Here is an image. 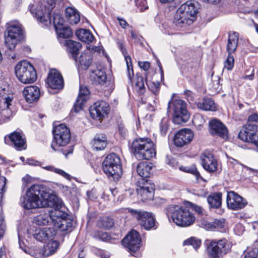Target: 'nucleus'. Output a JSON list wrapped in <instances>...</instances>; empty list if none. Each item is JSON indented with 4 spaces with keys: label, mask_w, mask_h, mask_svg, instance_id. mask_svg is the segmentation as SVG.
I'll list each match as a JSON object with an SVG mask.
<instances>
[{
    "label": "nucleus",
    "mask_w": 258,
    "mask_h": 258,
    "mask_svg": "<svg viewBox=\"0 0 258 258\" xmlns=\"http://www.w3.org/2000/svg\"><path fill=\"white\" fill-rule=\"evenodd\" d=\"M55 197L44 191L39 184H34L28 188L20 199V205L25 209L51 207L55 204Z\"/></svg>",
    "instance_id": "f257e3e1"
},
{
    "label": "nucleus",
    "mask_w": 258,
    "mask_h": 258,
    "mask_svg": "<svg viewBox=\"0 0 258 258\" xmlns=\"http://www.w3.org/2000/svg\"><path fill=\"white\" fill-rule=\"evenodd\" d=\"M61 1L44 0L43 3L35 1L30 4L29 9L37 20L45 25L52 23L56 31L58 27L60 28L64 25V20L59 14H53L52 19L50 18V14L55 4Z\"/></svg>",
    "instance_id": "f03ea898"
},
{
    "label": "nucleus",
    "mask_w": 258,
    "mask_h": 258,
    "mask_svg": "<svg viewBox=\"0 0 258 258\" xmlns=\"http://www.w3.org/2000/svg\"><path fill=\"white\" fill-rule=\"evenodd\" d=\"M197 6L198 3L192 1H187L181 5L174 16L175 25L182 28L191 24L196 19Z\"/></svg>",
    "instance_id": "7ed1b4c3"
},
{
    "label": "nucleus",
    "mask_w": 258,
    "mask_h": 258,
    "mask_svg": "<svg viewBox=\"0 0 258 258\" xmlns=\"http://www.w3.org/2000/svg\"><path fill=\"white\" fill-rule=\"evenodd\" d=\"M166 214L177 225L186 227L191 225L195 220L194 214L184 207L178 205L169 206L166 209Z\"/></svg>",
    "instance_id": "20e7f679"
},
{
    "label": "nucleus",
    "mask_w": 258,
    "mask_h": 258,
    "mask_svg": "<svg viewBox=\"0 0 258 258\" xmlns=\"http://www.w3.org/2000/svg\"><path fill=\"white\" fill-rule=\"evenodd\" d=\"M132 150L139 160H149L156 155L154 143L149 138L135 139L132 144Z\"/></svg>",
    "instance_id": "39448f33"
},
{
    "label": "nucleus",
    "mask_w": 258,
    "mask_h": 258,
    "mask_svg": "<svg viewBox=\"0 0 258 258\" xmlns=\"http://www.w3.org/2000/svg\"><path fill=\"white\" fill-rule=\"evenodd\" d=\"M6 28L5 44L9 49L13 50L23 38L22 27L18 22L12 21L6 24Z\"/></svg>",
    "instance_id": "423d86ee"
},
{
    "label": "nucleus",
    "mask_w": 258,
    "mask_h": 258,
    "mask_svg": "<svg viewBox=\"0 0 258 258\" xmlns=\"http://www.w3.org/2000/svg\"><path fill=\"white\" fill-rule=\"evenodd\" d=\"M103 170L108 177L118 180L122 174V168L119 157L116 154L108 155L102 163Z\"/></svg>",
    "instance_id": "0eeeda50"
},
{
    "label": "nucleus",
    "mask_w": 258,
    "mask_h": 258,
    "mask_svg": "<svg viewBox=\"0 0 258 258\" xmlns=\"http://www.w3.org/2000/svg\"><path fill=\"white\" fill-rule=\"evenodd\" d=\"M15 72L18 79L22 83L31 84L36 80V72L28 61L23 60L18 62L15 67Z\"/></svg>",
    "instance_id": "6e6552de"
},
{
    "label": "nucleus",
    "mask_w": 258,
    "mask_h": 258,
    "mask_svg": "<svg viewBox=\"0 0 258 258\" xmlns=\"http://www.w3.org/2000/svg\"><path fill=\"white\" fill-rule=\"evenodd\" d=\"M126 210L146 230H155L157 228L158 224L156 221L155 216L152 213L130 208Z\"/></svg>",
    "instance_id": "1a4fd4ad"
},
{
    "label": "nucleus",
    "mask_w": 258,
    "mask_h": 258,
    "mask_svg": "<svg viewBox=\"0 0 258 258\" xmlns=\"http://www.w3.org/2000/svg\"><path fill=\"white\" fill-rule=\"evenodd\" d=\"M231 243L226 238L212 240L207 248L208 258H222L231 249Z\"/></svg>",
    "instance_id": "9d476101"
},
{
    "label": "nucleus",
    "mask_w": 258,
    "mask_h": 258,
    "mask_svg": "<svg viewBox=\"0 0 258 258\" xmlns=\"http://www.w3.org/2000/svg\"><path fill=\"white\" fill-rule=\"evenodd\" d=\"M173 110V121L175 124H180L187 122L189 118V113L187 110L186 104L181 99H175L169 102L168 108Z\"/></svg>",
    "instance_id": "9b49d317"
},
{
    "label": "nucleus",
    "mask_w": 258,
    "mask_h": 258,
    "mask_svg": "<svg viewBox=\"0 0 258 258\" xmlns=\"http://www.w3.org/2000/svg\"><path fill=\"white\" fill-rule=\"evenodd\" d=\"M53 140L51 148L57 150V147H63L70 142L71 133L69 128L64 124H60L55 126L53 130Z\"/></svg>",
    "instance_id": "f8f14e48"
},
{
    "label": "nucleus",
    "mask_w": 258,
    "mask_h": 258,
    "mask_svg": "<svg viewBox=\"0 0 258 258\" xmlns=\"http://www.w3.org/2000/svg\"><path fill=\"white\" fill-rule=\"evenodd\" d=\"M51 216L52 217L53 225L61 231H71L73 227V220L67 213L57 209H53Z\"/></svg>",
    "instance_id": "ddd939ff"
},
{
    "label": "nucleus",
    "mask_w": 258,
    "mask_h": 258,
    "mask_svg": "<svg viewBox=\"0 0 258 258\" xmlns=\"http://www.w3.org/2000/svg\"><path fill=\"white\" fill-rule=\"evenodd\" d=\"M141 239L140 234L136 230H132L122 240V244L127 248L132 255L136 257L141 256L139 251L141 247Z\"/></svg>",
    "instance_id": "4468645a"
},
{
    "label": "nucleus",
    "mask_w": 258,
    "mask_h": 258,
    "mask_svg": "<svg viewBox=\"0 0 258 258\" xmlns=\"http://www.w3.org/2000/svg\"><path fill=\"white\" fill-rule=\"evenodd\" d=\"M238 137L242 141L252 143L258 147V127L255 124L246 125L239 133Z\"/></svg>",
    "instance_id": "2eb2a0df"
},
{
    "label": "nucleus",
    "mask_w": 258,
    "mask_h": 258,
    "mask_svg": "<svg viewBox=\"0 0 258 258\" xmlns=\"http://www.w3.org/2000/svg\"><path fill=\"white\" fill-rule=\"evenodd\" d=\"M226 203L228 208L234 211L242 209L247 205L246 199L233 191L227 192Z\"/></svg>",
    "instance_id": "dca6fc26"
},
{
    "label": "nucleus",
    "mask_w": 258,
    "mask_h": 258,
    "mask_svg": "<svg viewBox=\"0 0 258 258\" xmlns=\"http://www.w3.org/2000/svg\"><path fill=\"white\" fill-rule=\"evenodd\" d=\"M89 111L92 118L100 120L108 114L109 105L104 101H97L90 107Z\"/></svg>",
    "instance_id": "f3484780"
},
{
    "label": "nucleus",
    "mask_w": 258,
    "mask_h": 258,
    "mask_svg": "<svg viewBox=\"0 0 258 258\" xmlns=\"http://www.w3.org/2000/svg\"><path fill=\"white\" fill-rule=\"evenodd\" d=\"M13 97L8 96L2 98L0 101V124L7 121L12 116V111L10 108Z\"/></svg>",
    "instance_id": "a211bd4d"
},
{
    "label": "nucleus",
    "mask_w": 258,
    "mask_h": 258,
    "mask_svg": "<svg viewBox=\"0 0 258 258\" xmlns=\"http://www.w3.org/2000/svg\"><path fill=\"white\" fill-rule=\"evenodd\" d=\"M194 138V133L189 129L179 131L174 136V144L176 147H182L189 144Z\"/></svg>",
    "instance_id": "6ab92c4d"
},
{
    "label": "nucleus",
    "mask_w": 258,
    "mask_h": 258,
    "mask_svg": "<svg viewBox=\"0 0 258 258\" xmlns=\"http://www.w3.org/2000/svg\"><path fill=\"white\" fill-rule=\"evenodd\" d=\"M142 180V185L137 189L138 195L143 201L152 200L154 197V185L147 180L145 181L143 179Z\"/></svg>",
    "instance_id": "aec40b11"
},
{
    "label": "nucleus",
    "mask_w": 258,
    "mask_h": 258,
    "mask_svg": "<svg viewBox=\"0 0 258 258\" xmlns=\"http://www.w3.org/2000/svg\"><path fill=\"white\" fill-rule=\"evenodd\" d=\"M209 132L212 135L218 136L226 140L228 137V131L226 126L218 119H213L209 122Z\"/></svg>",
    "instance_id": "412c9836"
},
{
    "label": "nucleus",
    "mask_w": 258,
    "mask_h": 258,
    "mask_svg": "<svg viewBox=\"0 0 258 258\" xmlns=\"http://www.w3.org/2000/svg\"><path fill=\"white\" fill-rule=\"evenodd\" d=\"M46 83L53 89H60L63 87V80L61 74L55 69L51 70Z\"/></svg>",
    "instance_id": "4be33fe9"
},
{
    "label": "nucleus",
    "mask_w": 258,
    "mask_h": 258,
    "mask_svg": "<svg viewBox=\"0 0 258 258\" xmlns=\"http://www.w3.org/2000/svg\"><path fill=\"white\" fill-rule=\"evenodd\" d=\"M56 234V231L54 228H36L33 233V237L36 240L43 241L53 238Z\"/></svg>",
    "instance_id": "5701e85b"
},
{
    "label": "nucleus",
    "mask_w": 258,
    "mask_h": 258,
    "mask_svg": "<svg viewBox=\"0 0 258 258\" xmlns=\"http://www.w3.org/2000/svg\"><path fill=\"white\" fill-rule=\"evenodd\" d=\"M202 164L204 168L209 172H213L217 169V162L210 153L204 154L201 156Z\"/></svg>",
    "instance_id": "b1692460"
},
{
    "label": "nucleus",
    "mask_w": 258,
    "mask_h": 258,
    "mask_svg": "<svg viewBox=\"0 0 258 258\" xmlns=\"http://www.w3.org/2000/svg\"><path fill=\"white\" fill-rule=\"evenodd\" d=\"M89 91L88 89L84 86H80L78 97L74 105V109L75 112H79L83 108L84 103L88 99Z\"/></svg>",
    "instance_id": "393cba45"
},
{
    "label": "nucleus",
    "mask_w": 258,
    "mask_h": 258,
    "mask_svg": "<svg viewBox=\"0 0 258 258\" xmlns=\"http://www.w3.org/2000/svg\"><path fill=\"white\" fill-rule=\"evenodd\" d=\"M23 94L27 102L32 103L38 100L40 92L37 86H30L25 88Z\"/></svg>",
    "instance_id": "a878e982"
},
{
    "label": "nucleus",
    "mask_w": 258,
    "mask_h": 258,
    "mask_svg": "<svg viewBox=\"0 0 258 258\" xmlns=\"http://www.w3.org/2000/svg\"><path fill=\"white\" fill-rule=\"evenodd\" d=\"M9 139L18 150H22L26 148V139L22 132H13L9 136Z\"/></svg>",
    "instance_id": "bb28decb"
},
{
    "label": "nucleus",
    "mask_w": 258,
    "mask_h": 258,
    "mask_svg": "<svg viewBox=\"0 0 258 258\" xmlns=\"http://www.w3.org/2000/svg\"><path fill=\"white\" fill-rule=\"evenodd\" d=\"M50 241L43 247L40 251L42 257H47L53 254L58 249L60 243L56 240L49 239Z\"/></svg>",
    "instance_id": "cd10ccee"
},
{
    "label": "nucleus",
    "mask_w": 258,
    "mask_h": 258,
    "mask_svg": "<svg viewBox=\"0 0 258 258\" xmlns=\"http://www.w3.org/2000/svg\"><path fill=\"white\" fill-rule=\"evenodd\" d=\"M152 164L148 161H142L138 163L136 167L138 174L143 178L150 176L152 169Z\"/></svg>",
    "instance_id": "c85d7f7f"
},
{
    "label": "nucleus",
    "mask_w": 258,
    "mask_h": 258,
    "mask_svg": "<svg viewBox=\"0 0 258 258\" xmlns=\"http://www.w3.org/2000/svg\"><path fill=\"white\" fill-rule=\"evenodd\" d=\"M92 148L96 151L104 149L107 145V138L103 134H97L91 142Z\"/></svg>",
    "instance_id": "c756f323"
},
{
    "label": "nucleus",
    "mask_w": 258,
    "mask_h": 258,
    "mask_svg": "<svg viewBox=\"0 0 258 258\" xmlns=\"http://www.w3.org/2000/svg\"><path fill=\"white\" fill-rule=\"evenodd\" d=\"M53 209L49 211L48 213L41 214L36 216L34 219V222L39 226H46L53 224L52 217L51 216Z\"/></svg>",
    "instance_id": "7c9ffc66"
},
{
    "label": "nucleus",
    "mask_w": 258,
    "mask_h": 258,
    "mask_svg": "<svg viewBox=\"0 0 258 258\" xmlns=\"http://www.w3.org/2000/svg\"><path fill=\"white\" fill-rule=\"evenodd\" d=\"M238 37L239 34L238 33L234 31L229 32L227 45V51L228 53L232 54L236 50L238 45Z\"/></svg>",
    "instance_id": "2f4dec72"
},
{
    "label": "nucleus",
    "mask_w": 258,
    "mask_h": 258,
    "mask_svg": "<svg viewBox=\"0 0 258 258\" xmlns=\"http://www.w3.org/2000/svg\"><path fill=\"white\" fill-rule=\"evenodd\" d=\"M76 35L82 42L90 43L94 40V37L91 32L87 29H81L76 32Z\"/></svg>",
    "instance_id": "473e14b6"
},
{
    "label": "nucleus",
    "mask_w": 258,
    "mask_h": 258,
    "mask_svg": "<svg viewBox=\"0 0 258 258\" xmlns=\"http://www.w3.org/2000/svg\"><path fill=\"white\" fill-rule=\"evenodd\" d=\"M66 16L70 24H77L80 22V14L74 8L68 7L66 9Z\"/></svg>",
    "instance_id": "72a5a7b5"
},
{
    "label": "nucleus",
    "mask_w": 258,
    "mask_h": 258,
    "mask_svg": "<svg viewBox=\"0 0 258 258\" xmlns=\"http://www.w3.org/2000/svg\"><path fill=\"white\" fill-rule=\"evenodd\" d=\"M91 77L95 84L103 85L107 80V76L104 70L97 69L92 72Z\"/></svg>",
    "instance_id": "f704fd0d"
},
{
    "label": "nucleus",
    "mask_w": 258,
    "mask_h": 258,
    "mask_svg": "<svg viewBox=\"0 0 258 258\" xmlns=\"http://www.w3.org/2000/svg\"><path fill=\"white\" fill-rule=\"evenodd\" d=\"M199 108L206 111H215L216 106L214 101L209 98H205L197 103Z\"/></svg>",
    "instance_id": "c9c22d12"
},
{
    "label": "nucleus",
    "mask_w": 258,
    "mask_h": 258,
    "mask_svg": "<svg viewBox=\"0 0 258 258\" xmlns=\"http://www.w3.org/2000/svg\"><path fill=\"white\" fill-rule=\"evenodd\" d=\"M207 202L210 207L213 208H218L221 205L222 194L220 192L213 193L207 198Z\"/></svg>",
    "instance_id": "e433bc0d"
},
{
    "label": "nucleus",
    "mask_w": 258,
    "mask_h": 258,
    "mask_svg": "<svg viewBox=\"0 0 258 258\" xmlns=\"http://www.w3.org/2000/svg\"><path fill=\"white\" fill-rule=\"evenodd\" d=\"M66 45L68 50L72 54L74 60H76L77 55L79 49L81 48L82 45L80 42L74 41L71 40L66 41Z\"/></svg>",
    "instance_id": "4c0bfd02"
},
{
    "label": "nucleus",
    "mask_w": 258,
    "mask_h": 258,
    "mask_svg": "<svg viewBox=\"0 0 258 258\" xmlns=\"http://www.w3.org/2000/svg\"><path fill=\"white\" fill-rule=\"evenodd\" d=\"M55 31L59 38H69L73 35L71 28L64 25H63L60 28L58 27Z\"/></svg>",
    "instance_id": "58836bf2"
},
{
    "label": "nucleus",
    "mask_w": 258,
    "mask_h": 258,
    "mask_svg": "<svg viewBox=\"0 0 258 258\" xmlns=\"http://www.w3.org/2000/svg\"><path fill=\"white\" fill-rule=\"evenodd\" d=\"M91 55L88 53H82L79 57V63L83 69H87L91 63Z\"/></svg>",
    "instance_id": "ea45409f"
},
{
    "label": "nucleus",
    "mask_w": 258,
    "mask_h": 258,
    "mask_svg": "<svg viewBox=\"0 0 258 258\" xmlns=\"http://www.w3.org/2000/svg\"><path fill=\"white\" fill-rule=\"evenodd\" d=\"M135 88L140 94H143L145 91V87L143 77L139 74L136 75Z\"/></svg>",
    "instance_id": "a19ab883"
},
{
    "label": "nucleus",
    "mask_w": 258,
    "mask_h": 258,
    "mask_svg": "<svg viewBox=\"0 0 258 258\" xmlns=\"http://www.w3.org/2000/svg\"><path fill=\"white\" fill-rule=\"evenodd\" d=\"M201 240L195 237H191L183 242V245H191L195 249L199 248L201 245Z\"/></svg>",
    "instance_id": "79ce46f5"
},
{
    "label": "nucleus",
    "mask_w": 258,
    "mask_h": 258,
    "mask_svg": "<svg viewBox=\"0 0 258 258\" xmlns=\"http://www.w3.org/2000/svg\"><path fill=\"white\" fill-rule=\"evenodd\" d=\"M43 168L48 171L54 172L61 175L67 179L70 180L71 179V176L70 174L66 172L64 170L57 168L53 166H46L43 167Z\"/></svg>",
    "instance_id": "37998d69"
},
{
    "label": "nucleus",
    "mask_w": 258,
    "mask_h": 258,
    "mask_svg": "<svg viewBox=\"0 0 258 258\" xmlns=\"http://www.w3.org/2000/svg\"><path fill=\"white\" fill-rule=\"evenodd\" d=\"M98 226L102 228L108 229L113 225V222L111 218L108 217L102 218L98 223Z\"/></svg>",
    "instance_id": "c03bdc74"
},
{
    "label": "nucleus",
    "mask_w": 258,
    "mask_h": 258,
    "mask_svg": "<svg viewBox=\"0 0 258 258\" xmlns=\"http://www.w3.org/2000/svg\"><path fill=\"white\" fill-rule=\"evenodd\" d=\"M180 170L191 173L195 175L197 178H198L200 176L199 172L198 171L197 168L195 165H191L189 166H180L179 167Z\"/></svg>",
    "instance_id": "a18cd8bd"
},
{
    "label": "nucleus",
    "mask_w": 258,
    "mask_h": 258,
    "mask_svg": "<svg viewBox=\"0 0 258 258\" xmlns=\"http://www.w3.org/2000/svg\"><path fill=\"white\" fill-rule=\"evenodd\" d=\"M125 60L126 63L127 70V77L130 82L132 81V79L134 76V73L133 71V68L131 61V58L129 56L125 55Z\"/></svg>",
    "instance_id": "49530a36"
},
{
    "label": "nucleus",
    "mask_w": 258,
    "mask_h": 258,
    "mask_svg": "<svg viewBox=\"0 0 258 258\" xmlns=\"http://www.w3.org/2000/svg\"><path fill=\"white\" fill-rule=\"evenodd\" d=\"M234 59L233 55L228 53L227 59L224 62V69L227 70H231L234 66Z\"/></svg>",
    "instance_id": "de8ad7c7"
},
{
    "label": "nucleus",
    "mask_w": 258,
    "mask_h": 258,
    "mask_svg": "<svg viewBox=\"0 0 258 258\" xmlns=\"http://www.w3.org/2000/svg\"><path fill=\"white\" fill-rule=\"evenodd\" d=\"M257 254L258 249L254 247L244 251L243 258H257Z\"/></svg>",
    "instance_id": "09e8293b"
},
{
    "label": "nucleus",
    "mask_w": 258,
    "mask_h": 258,
    "mask_svg": "<svg viewBox=\"0 0 258 258\" xmlns=\"http://www.w3.org/2000/svg\"><path fill=\"white\" fill-rule=\"evenodd\" d=\"M168 119L167 118H163L160 124V131L162 135L164 136L168 129Z\"/></svg>",
    "instance_id": "8fccbe9b"
},
{
    "label": "nucleus",
    "mask_w": 258,
    "mask_h": 258,
    "mask_svg": "<svg viewBox=\"0 0 258 258\" xmlns=\"http://www.w3.org/2000/svg\"><path fill=\"white\" fill-rule=\"evenodd\" d=\"M193 123L195 126L199 128L204 124L205 120L203 116L201 114L196 115L192 120Z\"/></svg>",
    "instance_id": "3c124183"
},
{
    "label": "nucleus",
    "mask_w": 258,
    "mask_h": 258,
    "mask_svg": "<svg viewBox=\"0 0 258 258\" xmlns=\"http://www.w3.org/2000/svg\"><path fill=\"white\" fill-rule=\"evenodd\" d=\"M6 229V224L5 221V216L3 211L0 212V237H3L4 235Z\"/></svg>",
    "instance_id": "603ef678"
},
{
    "label": "nucleus",
    "mask_w": 258,
    "mask_h": 258,
    "mask_svg": "<svg viewBox=\"0 0 258 258\" xmlns=\"http://www.w3.org/2000/svg\"><path fill=\"white\" fill-rule=\"evenodd\" d=\"M134 2L140 11H144L148 8L146 0H134Z\"/></svg>",
    "instance_id": "864d4df0"
},
{
    "label": "nucleus",
    "mask_w": 258,
    "mask_h": 258,
    "mask_svg": "<svg viewBox=\"0 0 258 258\" xmlns=\"http://www.w3.org/2000/svg\"><path fill=\"white\" fill-rule=\"evenodd\" d=\"M94 236L104 241H107L110 239V235L107 233L103 232H97L95 233Z\"/></svg>",
    "instance_id": "5fc2aeb1"
},
{
    "label": "nucleus",
    "mask_w": 258,
    "mask_h": 258,
    "mask_svg": "<svg viewBox=\"0 0 258 258\" xmlns=\"http://www.w3.org/2000/svg\"><path fill=\"white\" fill-rule=\"evenodd\" d=\"M149 89L154 94H156L159 90V84L158 83L150 82L147 83Z\"/></svg>",
    "instance_id": "6e6d98bb"
},
{
    "label": "nucleus",
    "mask_w": 258,
    "mask_h": 258,
    "mask_svg": "<svg viewBox=\"0 0 258 258\" xmlns=\"http://www.w3.org/2000/svg\"><path fill=\"white\" fill-rule=\"evenodd\" d=\"M213 229H218L222 228L224 226L223 220L215 219L212 221Z\"/></svg>",
    "instance_id": "4d7b16f0"
},
{
    "label": "nucleus",
    "mask_w": 258,
    "mask_h": 258,
    "mask_svg": "<svg viewBox=\"0 0 258 258\" xmlns=\"http://www.w3.org/2000/svg\"><path fill=\"white\" fill-rule=\"evenodd\" d=\"M140 67L144 71H147L150 68V63L149 61L139 62Z\"/></svg>",
    "instance_id": "13d9d810"
},
{
    "label": "nucleus",
    "mask_w": 258,
    "mask_h": 258,
    "mask_svg": "<svg viewBox=\"0 0 258 258\" xmlns=\"http://www.w3.org/2000/svg\"><path fill=\"white\" fill-rule=\"evenodd\" d=\"M167 158V163L174 168H176L177 162L175 161V160H174L173 158H168V157Z\"/></svg>",
    "instance_id": "bf43d9fd"
},
{
    "label": "nucleus",
    "mask_w": 258,
    "mask_h": 258,
    "mask_svg": "<svg viewBox=\"0 0 258 258\" xmlns=\"http://www.w3.org/2000/svg\"><path fill=\"white\" fill-rule=\"evenodd\" d=\"M248 120L249 122H255L258 123V114L253 113L249 116Z\"/></svg>",
    "instance_id": "052dcab7"
},
{
    "label": "nucleus",
    "mask_w": 258,
    "mask_h": 258,
    "mask_svg": "<svg viewBox=\"0 0 258 258\" xmlns=\"http://www.w3.org/2000/svg\"><path fill=\"white\" fill-rule=\"evenodd\" d=\"M117 20L119 23L120 26L123 29H125L127 26H128L127 23L126 21L120 17H117Z\"/></svg>",
    "instance_id": "680f3d73"
},
{
    "label": "nucleus",
    "mask_w": 258,
    "mask_h": 258,
    "mask_svg": "<svg viewBox=\"0 0 258 258\" xmlns=\"http://www.w3.org/2000/svg\"><path fill=\"white\" fill-rule=\"evenodd\" d=\"M117 43L120 50L121 51L122 53L123 54L124 57H125V55L127 56L126 55V50L125 48L124 47L123 42L122 41H118Z\"/></svg>",
    "instance_id": "e2e57ef3"
},
{
    "label": "nucleus",
    "mask_w": 258,
    "mask_h": 258,
    "mask_svg": "<svg viewBox=\"0 0 258 258\" xmlns=\"http://www.w3.org/2000/svg\"><path fill=\"white\" fill-rule=\"evenodd\" d=\"M203 225L204 226V228L206 229L207 230H213V223L212 221L208 222L205 221L203 223Z\"/></svg>",
    "instance_id": "0e129e2a"
},
{
    "label": "nucleus",
    "mask_w": 258,
    "mask_h": 258,
    "mask_svg": "<svg viewBox=\"0 0 258 258\" xmlns=\"http://www.w3.org/2000/svg\"><path fill=\"white\" fill-rule=\"evenodd\" d=\"M26 164L29 165L40 166V163L32 159H28L26 161Z\"/></svg>",
    "instance_id": "69168bd1"
},
{
    "label": "nucleus",
    "mask_w": 258,
    "mask_h": 258,
    "mask_svg": "<svg viewBox=\"0 0 258 258\" xmlns=\"http://www.w3.org/2000/svg\"><path fill=\"white\" fill-rule=\"evenodd\" d=\"M192 208L195 212H196L199 214H201L203 213V208L199 206L196 205H194L192 206Z\"/></svg>",
    "instance_id": "338daca9"
},
{
    "label": "nucleus",
    "mask_w": 258,
    "mask_h": 258,
    "mask_svg": "<svg viewBox=\"0 0 258 258\" xmlns=\"http://www.w3.org/2000/svg\"><path fill=\"white\" fill-rule=\"evenodd\" d=\"M131 38L134 40L135 42H138L140 40V36L136 35L133 31H131Z\"/></svg>",
    "instance_id": "774afa93"
}]
</instances>
